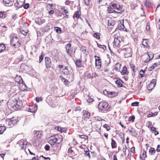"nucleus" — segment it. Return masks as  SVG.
Segmentation results:
<instances>
[{
	"instance_id": "obj_1",
	"label": "nucleus",
	"mask_w": 160,
	"mask_h": 160,
	"mask_svg": "<svg viewBox=\"0 0 160 160\" xmlns=\"http://www.w3.org/2000/svg\"><path fill=\"white\" fill-rule=\"evenodd\" d=\"M7 105L8 109L10 110L13 111L20 109L22 106V104L20 100L17 101L15 99L8 102Z\"/></svg>"
},
{
	"instance_id": "obj_2",
	"label": "nucleus",
	"mask_w": 160,
	"mask_h": 160,
	"mask_svg": "<svg viewBox=\"0 0 160 160\" xmlns=\"http://www.w3.org/2000/svg\"><path fill=\"white\" fill-rule=\"evenodd\" d=\"M10 42L11 45L16 48L19 47L21 44L19 39L17 36L13 37L11 40Z\"/></svg>"
},
{
	"instance_id": "obj_3",
	"label": "nucleus",
	"mask_w": 160,
	"mask_h": 160,
	"mask_svg": "<svg viewBox=\"0 0 160 160\" xmlns=\"http://www.w3.org/2000/svg\"><path fill=\"white\" fill-rule=\"evenodd\" d=\"M98 108L101 111H107L109 109L108 103L107 102H100L98 105Z\"/></svg>"
},
{
	"instance_id": "obj_4",
	"label": "nucleus",
	"mask_w": 160,
	"mask_h": 160,
	"mask_svg": "<svg viewBox=\"0 0 160 160\" xmlns=\"http://www.w3.org/2000/svg\"><path fill=\"white\" fill-rule=\"evenodd\" d=\"M65 49L67 54L69 56H71L73 50L71 48V44L70 43H69L65 45Z\"/></svg>"
},
{
	"instance_id": "obj_5",
	"label": "nucleus",
	"mask_w": 160,
	"mask_h": 160,
	"mask_svg": "<svg viewBox=\"0 0 160 160\" xmlns=\"http://www.w3.org/2000/svg\"><path fill=\"white\" fill-rule=\"evenodd\" d=\"M95 65L97 68L99 69L100 68L101 65V60L100 57L97 56H95Z\"/></svg>"
},
{
	"instance_id": "obj_6",
	"label": "nucleus",
	"mask_w": 160,
	"mask_h": 160,
	"mask_svg": "<svg viewBox=\"0 0 160 160\" xmlns=\"http://www.w3.org/2000/svg\"><path fill=\"white\" fill-rule=\"evenodd\" d=\"M45 65L47 68H50L52 65V62L50 58L48 57H46L45 58Z\"/></svg>"
},
{
	"instance_id": "obj_7",
	"label": "nucleus",
	"mask_w": 160,
	"mask_h": 160,
	"mask_svg": "<svg viewBox=\"0 0 160 160\" xmlns=\"http://www.w3.org/2000/svg\"><path fill=\"white\" fill-rule=\"evenodd\" d=\"M25 2V0H17V2L14 4L17 9L21 7Z\"/></svg>"
},
{
	"instance_id": "obj_8",
	"label": "nucleus",
	"mask_w": 160,
	"mask_h": 160,
	"mask_svg": "<svg viewBox=\"0 0 160 160\" xmlns=\"http://www.w3.org/2000/svg\"><path fill=\"white\" fill-rule=\"evenodd\" d=\"M120 38L115 37L114 41L113 46L115 48L118 47L120 45Z\"/></svg>"
},
{
	"instance_id": "obj_9",
	"label": "nucleus",
	"mask_w": 160,
	"mask_h": 160,
	"mask_svg": "<svg viewBox=\"0 0 160 160\" xmlns=\"http://www.w3.org/2000/svg\"><path fill=\"white\" fill-rule=\"evenodd\" d=\"M103 93L105 94L108 95V96L110 97H114L116 96L117 95V94L113 92H108L106 90H104L103 91Z\"/></svg>"
},
{
	"instance_id": "obj_10",
	"label": "nucleus",
	"mask_w": 160,
	"mask_h": 160,
	"mask_svg": "<svg viewBox=\"0 0 160 160\" xmlns=\"http://www.w3.org/2000/svg\"><path fill=\"white\" fill-rule=\"evenodd\" d=\"M19 84V87L20 90L22 91H24L27 89V87L23 82L20 83Z\"/></svg>"
},
{
	"instance_id": "obj_11",
	"label": "nucleus",
	"mask_w": 160,
	"mask_h": 160,
	"mask_svg": "<svg viewBox=\"0 0 160 160\" xmlns=\"http://www.w3.org/2000/svg\"><path fill=\"white\" fill-rule=\"evenodd\" d=\"M45 20L42 18H38L35 20V22L38 25H41L45 22Z\"/></svg>"
},
{
	"instance_id": "obj_12",
	"label": "nucleus",
	"mask_w": 160,
	"mask_h": 160,
	"mask_svg": "<svg viewBox=\"0 0 160 160\" xmlns=\"http://www.w3.org/2000/svg\"><path fill=\"white\" fill-rule=\"evenodd\" d=\"M83 117L84 118H89L90 116V114L87 111H83Z\"/></svg>"
},
{
	"instance_id": "obj_13",
	"label": "nucleus",
	"mask_w": 160,
	"mask_h": 160,
	"mask_svg": "<svg viewBox=\"0 0 160 160\" xmlns=\"http://www.w3.org/2000/svg\"><path fill=\"white\" fill-rule=\"evenodd\" d=\"M58 135H56L54 137H51V138L50 139L51 140V142H52L54 143L58 142Z\"/></svg>"
},
{
	"instance_id": "obj_14",
	"label": "nucleus",
	"mask_w": 160,
	"mask_h": 160,
	"mask_svg": "<svg viewBox=\"0 0 160 160\" xmlns=\"http://www.w3.org/2000/svg\"><path fill=\"white\" fill-rule=\"evenodd\" d=\"M130 134L132 136L135 137L137 135V132L133 128H131V129L128 130Z\"/></svg>"
},
{
	"instance_id": "obj_15",
	"label": "nucleus",
	"mask_w": 160,
	"mask_h": 160,
	"mask_svg": "<svg viewBox=\"0 0 160 160\" xmlns=\"http://www.w3.org/2000/svg\"><path fill=\"white\" fill-rule=\"evenodd\" d=\"M26 110L29 112H33L37 110V107H34V109H33L32 107H30L27 108L26 109Z\"/></svg>"
},
{
	"instance_id": "obj_16",
	"label": "nucleus",
	"mask_w": 160,
	"mask_h": 160,
	"mask_svg": "<svg viewBox=\"0 0 160 160\" xmlns=\"http://www.w3.org/2000/svg\"><path fill=\"white\" fill-rule=\"evenodd\" d=\"M15 80L18 84L20 83L23 82V81L20 76H16L15 78Z\"/></svg>"
},
{
	"instance_id": "obj_17",
	"label": "nucleus",
	"mask_w": 160,
	"mask_h": 160,
	"mask_svg": "<svg viewBox=\"0 0 160 160\" xmlns=\"http://www.w3.org/2000/svg\"><path fill=\"white\" fill-rule=\"evenodd\" d=\"M121 72L122 75L127 74L128 73V72L127 70V68L126 66H124Z\"/></svg>"
},
{
	"instance_id": "obj_18",
	"label": "nucleus",
	"mask_w": 160,
	"mask_h": 160,
	"mask_svg": "<svg viewBox=\"0 0 160 160\" xmlns=\"http://www.w3.org/2000/svg\"><path fill=\"white\" fill-rule=\"evenodd\" d=\"M62 72L65 75H68L69 73L67 67H65L64 69H62Z\"/></svg>"
},
{
	"instance_id": "obj_19",
	"label": "nucleus",
	"mask_w": 160,
	"mask_h": 160,
	"mask_svg": "<svg viewBox=\"0 0 160 160\" xmlns=\"http://www.w3.org/2000/svg\"><path fill=\"white\" fill-rule=\"evenodd\" d=\"M79 12L81 13L80 12V8L79 7L78 8V10L76 12L75 14L73 15V17H75L77 18H78L79 17Z\"/></svg>"
},
{
	"instance_id": "obj_20",
	"label": "nucleus",
	"mask_w": 160,
	"mask_h": 160,
	"mask_svg": "<svg viewBox=\"0 0 160 160\" xmlns=\"http://www.w3.org/2000/svg\"><path fill=\"white\" fill-rule=\"evenodd\" d=\"M81 62V61L80 59H78L76 61L75 64L77 67L78 68H80L81 67L82 64Z\"/></svg>"
},
{
	"instance_id": "obj_21",
	"label": "nucleus",
	"mask_w": 160,
	"mask_h": 160,
	"mask_svg": "<svg viewBox=\"0 0 160 160\" xmlns=\"http://www.w3.org/2000/svg\"><path fill=\"white\" fill-rule=\"evenodd\" d=\"M108 13H117V11H116L115 10H114L113 8H112L111 6H109L108 7Z\"/></svg>"
},
{
	"instance_id": "obj_22",
	"label": "nucleus",
	"mask_w": 160,
	"mask_h": 160,
	"mask_svg": "<svg viewBox=\"0 0 160 160\" xmlns=\"http://www.w3.org/2000/svg\"><path fill=\"white\" fill-rule=\"evenodd\" d=\"M111 146L112 148H116L117 147V145L116 142L114 141L113 138H112L111 141Z\"/></svg>"
},
{
	"instance_id": "obj_23",
	"label": "nucleus",
	"mask_w": 160,
	"mask_h": 160,
	"mask_svg": "<svg viewBox=\"0 0 160 160\" xmlns=\"http://www.w3.org/2000/svg\"><path fill=\"white\" fill-rule=\"evenodd\" d=\"M118 28L120 30H122L125 31L127 30L125 28L123 24H122L121 23L118 25Z\"/></svg>"
},
{
	"instance_id": "obj_24",
	"label": "nucleus",
	"mask_w": 160,
	"mask_h": 160,
	"mask_svg": "<svg viewBox=\"0 0 160 160\" xmlns=\"http://www.w3.org/2000/svg\"><path fill=\"white\" fill-rule=\"evenodd\" d=\"M155 86L152 84L150 83L147 86V89L149 90H152L155 87Z\"/></svg>"
},
{
	"instance_id": "obj_25",
	"label": "nucleus",
	"mask_w": 160,
	"mask_h": 160,
	"mask_svg": "<svg viewBox=\"0 0 160 160\" xmlns=\"http://www.w3.org/2000/svg\"><path fill=\"white\" fill-rule=\"evenodd\" d=\"M12 122V118L6 119V123H8L9 125L11 127L13 126Z\"/></svg>"
},
{
	"instance_id": "obj_26",
	"label": "nucleus",
	"mask_w": 160,
	"mask_h": 160,
	"mask_svg": "<svg viewBox=\"0 0 160 160\" xmlns=\"http://www.w3.org/2000/svg\"><path fill=\"white\" fill-rule=\"evenodd\" d=\"M6 12H0V18H4L6 17Z\"/></svg>"
},
{
	"instance_id": "obj_27",
	"label": "nucleus",
	"mask_w": 160,
	"mask_h": 160,
	"mask_svg": "<svg viewBox=\"0 0 160 160\" xmlns=\"http://www.w3.org/2000/svg\"><path fill=\"white\" fill-rule=\"evenodd\" d=\"M156 151L153 148H151L149 150V152L151 155L153 154Z\"/></svg>"
},
{
	"instance_id": "obj_28",
	"label": "nucleus",
	"mask_w": 160,
	"mask_h": 160,
	"mask_svg": "<svg viewBox=\"0 0 160 160\" xmlns=\"http://www.w3.org/2000/svg\"><path fill=\"white\" fill-rule=\"evenodd\" d=\"M149 58L152 59L154 57V54L152 52H148L147 53Z\"/></svg>"
},
{
	"instance_id": "obj_29",
	"label": "nucleus",
	"mask_w": 160,
	"mask_h": 160,
	"mask_svg": "<svg viewBox=\"0 0 160 160\" xmlns=\"http://www.w3.org/2000/svg\"><path fill=\"white\" fill-rule=\"evenodd\" d=\"M108 22L109 26H113L115 24V22L111 19L108 20Z\"/></svg>"
},
{
	"instance_id": "obj_30",
	"label": "nucleus",
	"mask_w": 160,
	"mask_h": 160,
	"mask_svg": "<svg viewBox=\"0 0 160 160\" xmlns=\"http://www.w3.org/2000/svg\"><path fill=\"white\" fill-rule=\"evenodd\" d=\"M157 63L156 62H155L153 64V65L150 67V68H148V71H152L153 70L155 67L157 65Z\"/></svg>"
},
{
	"instance_id": "obj_31",
	"label": "nucleus",
	"mask_w": 160,
	"mask_h": 160,
	"mask_svg": "<svg viewBox=\"0 0 160 160\" xmlns=\"http://www.w3.org/2000/svg\"><path fill=\"white\" fill-rule=\"evenodd\" d=\"M6 48V47L4 44H0V52L3 51Z\"/></svg>"
},
{
	"instance_id": "obj_32",
	"label": "nucleus",
	"mask_w": 160,
	"mask_h": 160,
	"mask_svg": "<svg viewBox=\"0 0 160 160\" xmlns=\"http://www.w3.org/2000/svg\"><path fill=\"white\" fill-rule=\"evenodd\" d=\"M0 134H2L6 130V128L4 126H1L0 127Z\"/></svg>"
},
{
	"instance_id": "obj_33",
	"label": "nucleus",
	"mask_w": 160,
	"mask_h": 160,
	"mask_svg": "<svg viewBox=\"0 0 160 160\" xmlns=\"http://www.w3.org/2000/svg\"><path fill=\"white\" fill-rule=\"evenodd\" d=\"M98 47L100 48H102L104 50H105L106 49V46L104 45H101L100 44L98 43L97 42Z\"/></svg>"
},
{
	"instance_id": "obj_34",
	"label": "nucleus",
	"mask_w": 160,
	"mask_h": 160,
	"mask_svg": "<svg viewBox=\"0 0 160 160\" xmlns=\"http://www.w3.org/2000/svg\"><path fill=\"white\" fill-rule=\"evenodd\" d=\"M122 82L121 80H117L116 81V83L117 84L118 86L119 87H121L122 86V84L121 82Z\"/></svg>"
},
{
	"instance_id": "obj_35",
	"label": "nucleus",
	"mask_w": 160,
	"mask_h": 160,
	"mask_svg": "<svg viewBox=\"0 0 160 160\" xmlns=\"http://www.w3.org/2000/svg\"><path fill=\"white\" fill-rule=\"evenodd\" d=\"M55 31L56 32L58 33H60L61 32V30L60 28L58 27H56L55 28Z\"/></svg>"
},
{
	"instance_id": "obj_36",
	"label": "nucleus",
	"mask_w": 160,
	"mask_h": 160,
	"mask_svg": "<svg viewBox=\"0 0 160 160\" xmlns=\"http://www.w3.org/2000/svg\"><path fill=\"white\" fill-rule=\"evenodd\" d=\"M100 33H95L93 35V36L94 37H96L97 39H99Z\"/></svg>"
},
{
	"instance_id": "obj_37",
	"label": "nucleus",
	"mask_w": 160,
	"mask_h": 160,
	"mask_svg": "<svg viewBox=\"0 0 160 160\" xmlns=\"http://www.w3.org/2000/svg\"><path fill=\"white\" fill-rule=\"evenodd\" d=\"M12 122L13 125L16 124L17 122V120L16 119H14V118H12Z\"/></svg>"
},
{
	"instance_id": "obj_38",
	"label": "nucleus",
	"mask_w": 160,
	"mask_h": 160,
	"mask_svg": "<svg viewBox=\"0 0 160 160\" xmlns=\"http://www.w3.org/2000/svg\"><path fill=\"white\" fill-rule=\"evenodd\" d=\"M58 143H59L62 140L63 138L62 136L61 135H58Z\"/></svg>"
},
{
	"instance_id": "obj_39",
	"label": "nucleus",
	"mask_w": 160,
	"mask_h": 160,
	"mask_svg": "<svg viewBox=\"0 0 160 160\" xmlns=\"http://www.w3.org/2000/svg\"><path fill=\"white\" fill-rule=\"evenodd\" d=\"M158 113L156 112H155L154 113H149L148 115V117H152L154 116H156L157 114Z\"/></svg>"
},
{
	"instance_id": "obj_40",
	"label": "nucleus",
	"mask_w": 160,
	"mask_h": 160,
	"mask_svg": "<svg viewBox=\"0 0 160 160\" xmlns=\"http://www.w3.org/2000/svg\"><path fill=\"white\" fill-rule=\"evenodd\" d=\"M130 67L132 68L133 71L134 72H135L137 71V68H136L135 66L133 65H131Z\"/></svg>"
},
{
	"instance_id": "obj_41",
	"label": "nucleus",
	"mask_w": 160,
	"mask_h": 160,
	"mask_svg": "<svg viewBox=\"0 0 160 160\" xmlns=\"http://www.w3.org/2000/svg\"><path fill=\"white\" fill-rule=\"evenodd\" d=\"M157 80L155 79H152L150 82V83L154 85L155 86Z\"/></svg>"
},
{
	"instance_id": "obj_42",
	"label": "nucleus",
	"mask_w": 160,
	"mask_h": 160,
	"mask_svg": "<svg viewBox=\"0 0 160 160\" xmlns=\"http://www.w3.org/2000/svg\"><path fill=\"white\" fill-rule=\"evenodd\" d=\"M104 128L106 129L107 131H108L110 129V127L107 124H105L103 126Z\"/></svg>"
},
{
	"instance_id": "obj_43",
	"label": "nucleus",
	"mask_w": 160,
	"mask_h": 160,
	"mask_svg": "<svg viewBox=\"0 0 160 160\" xmlns=\"http://www.w3.org/2000/svg\"><path fill=\"white\" fill-rule=\"evenodd\" d=\"M118 7H119V8L120 9H119V11H120V12H118V11H117V13H120L121 14L122 12H123L124 11V10L122 9V8H121L120 6H118Z\"/></svg>"
},
{
	"instance_id": "obj_44",
	"label": "nucleus",
	"mask_w": 160,
	"mask_h": 160,
	"mask_svg": "<svg viewBox=\"0 0 160 160\" xmlns=\"http://www.w3.org/2000/svg\"><path fill=\"white\" fill-rule=\"evenodd\" d=\"M139 102H132L131 104L132 106H137L138 105Z\"/></svg>"
},
{
	"instance_id": "obj_45",
	"label": "nucleus",
	"mask_w": 160,
	"mask_h": 160,
	"mask_svg": "<svg viewBox=\"0 0 160 160\" xmlns=\"http://www.w3.org/2000/svg\"><path fill=\"white\" fill-rule=\"evenodd\" d=\"M118 4L116 3L112 4L110 6L112 7V8H113L114 10L117 8Z\"/></svg>"
},
{
	"instance_id": "obj_46",
	"label": "nucleus",
	"mask_w": 160,
	"mask_h": 160,
	"mask_svg": "<svg viewBox=\"0 0 160 160\" xmlns=\"http://www.w3.org/2000/svg\"><path fill=\"white\" fill-rule=\"evenodd\" d=\"M135 116L134 115H132L129 118V121H132V122H133L135 119Z\"/></svg>"
},
{
	"instance_id": "obj_47",
	"label": "nucleus",
	"mask_w": 160,
	"mask_h": 160,
	"mask_svg": "<svg viewBox=\"0 0 160 160\" xmlns=\"http://www.w3.org/2000/svg\"><path fill=\"white\" fill-rule=\"evenodd\" d=\"M79 136L81 138H83L85 139H88V136L86 135H79Z\"/></svg>"
},
{
	"instance_id": "obj_48",
	"label": "nucleus",
	"mask_w": 160,
	"mask_h": 160,
	"mask_svg": "<svg viewBox=\"0 0 160 160\" xmlns=\"http://www.w3.org/2000/svg\"><path fill=\"white\" fill-rule=\"evenodd\" d=\"M3 2L7 4H9L11 2V0H3Z\"/></svg>"
},
{
	"instance_id": "obj_49",
	"label": "nucleus",
	"mask_w": 160,
	"mask_h": 160,
	"mask_svg": "<svg viewBox=\"0 0 160 160\" xmlns=\"http://www.w3.org/2000/svg\"><path fill=\"white\" fill-rule=\"evenodd\" d=\"M92 74L89 73L85 77H87V78H92Z\"/></svg>"
},
{
	"instance_id": "obj_50",
	"label": "nucleus",
	"mask_w": 160,
	"mask_h": 160,
	"mask_svg": "<svg viewBox=\"0 0 160 160\" xmlns=\"http://www.w3.org/2000/svg\"><path fill=\"white\" fill-rule=\"evenodd\" d=\"M29 3H27L24 5L23 6V8H24L27 9H28L29 8Z\"/></svg>"
},
{
	"instance_id": "obj_51",
	"label": "nucleus",
	"mask_w": 160,
	"mask_h": 160,
	"mask_svg": "<svg viewBox=\"0 0 160 160\" xmlns=\"http://www.w3.org/2000/svg\"><path fill=\"white\" fill-rule=\"evenodd\" d=\"M43 56L42 55H41L39 57V61L40 63L43 60Z\"/></svg>"
},
{
	"instance_id": "obj_52",
	"label": "nucleus",
	"mask_w": 160,
	"mask_h": 160,
	"mask_svg": "<svg viewBox=\"0 0 160 160\" xmlns=\"http://www.w3.org/2000/svg\"><path fill=\"white\" fill-rule=\"evenodd\" d=\"M90 0H84L85 4L87 6H88L89 5V1Z\"/></svg>"
},
{
	"instance_id": "obj_53",
	"label": "nucleus",
	"mask_w": 160,
	"mask_h": 160,
	"mask_svg": "<svg viewBox=\"0 0 160 160\" xmlns=\"http://www.w3.org/2000/svg\"><path fill=\"white\" fill-rule=\"evenodd\" d=\"M150 129L152 131V133H154L155 131H156V128L155 127H150Z\"/></svg>"
},
{
	"instance_id": "obj_54",
	"label": "nucleus",
	"mask_w": 160,
	"mask_h": 160,
	"mask_svg": "<svg viewBox=\"0 0 160 160\" xmlns=\"http://www.w3.org/2000/svg\"><path fill=\"white\" fill-rule=\"evenodd\" d=\"M50 146L48 145H46L45 147V149L46 151H49V150Z\"/></svg>"
},
{
	"instance_id": "obj_55",
	"label": "nucleus",
	"mask_w": 160,
	"mask_h": 160,
	"mask_svg": "<svg viewBox=\"0 0 160 160\" xmlns=\"http://www.w3.org/2000/svg\"><path fill=\"white\" fill-rule=\"evenodd\" d=\"M96 119L98 121L104 120L102 119L101 118L99 117H95Z\"/></svg>"
},
{
	"instance_id": "obj_56",
	"label": "nucleus",
	"mask_w": 160,
	"mask_h": 160,
	"mask_svg": "<svg viewBox=\"0 0 160 160\" xmlns=\"http://www.w3.org/2000/svg\"><path fill=\"white\" fill-rule=\"evenodd\" d=\"M146 152H147L146 151H145L144 150V149L143 150V155L144 156V158H147V156L146 155Z\"/></svg>"
},
{
	"instance_id": "obj_57",
	"label": "nucleus",
	"mask_w": 160,
	"mask_h": 160,
	"mask_svg": "<svg viewBox=\"0 0 160 160\" xmlns=\"http://www.w3.org/2000/svg\"><path fill=\"white\" fill-rule=\"evenodd\" d=\"M86 47H85L84 46L82 47L81 48V50L82 51H84L85 52H86Z\"/></svg>"
},
{
	"instance_id": "obj_58",
	"label": "nucleus",
	"mask_w": 160,
	"mask_h": 160,
	"mask_svg": "<svg viewBox=\"0 0 160 160\" xmlns=\"http://www.w3.org/2000/svg\"><path fill=\"white\" fill-rule=\"evenodd\" d=\"M42 98H39L38 97H37L36 98V100L37 102H39L40 100L41 101H42Z\"/></svg>"
},
{
	"instance_id": "obj_59",
	"label": "nucleus",
	"mask_w": 160,
	"mask_h": 160,
	"mask_svg": "<svg viewBox=\"0 0 160 160\" xmlns=\"http://www.w3.org/2000/svg\"><path fill=\"white\" fill-rule=\"evenodd\" d=\"M151 4V3L148 1H146L145 3V5L146 6H149Z\"/></svg>"
},
{
	"instance_id": "obj_60",
	"label": "nucleus",
	"mask_w": 160,
	"mask_h": 160,
	"mask_svg": "<svg viewBox=\"0 0 160 160\" xmlns=\"http://www.w3.org/2000/svg\"><path fill=\"white\" fill-rule=\"evenodd\" d=\"M92 78H95L98 76V75L96 72H94L92 75Z\"/></svg>"
},
{
	"instance_id": "obj_61",
	"label": "nucleus",
	"mask_w": 160,
	"mask_h": 160,
	"mask_svg": "<svg viewBox=\"0 0 160 160\" xmlns=\"http://www.w3.org/2000/svg\"><path fill=\"white\" fill-rule=\"evenodd\" d=\"M131 152H132L133 153H135V148L134 147H133L132 148H131Z\"/></svg>"
},
{
	"instance_id": "obj_62",
	"label": "nucleus",
	"mask_w": 160,
	"mask_h": 160,
	"mask_svg": "<svg viewBox=\"0 0 160 160\" xmlns=\"http://www.w3.org/2000/svg\"><path fill=\"white\" fill-rule=\"evenodd\" d=\"M93 101H94V100L93 99H92V98H89V99L87 100V102L88 103H90V102H93Z\"/></svg>"
},
{
	"instance_id": "obj_63",
	"label": "nucleus",
	"mask_w": 160,
	"mask_h": 160,
	"mask_svg": "<svg viewBox=\"0 0 160 160\" xmlns=\"http://www.w3.org/2000/svg\"><path fill=\"white\" fill-rule=\"evenodd\" d=\"M127 149V147L126 145H124L123 146V152L124 153L126 152V150Z\"/></svg>"
},
{
	"instance_id": "obj_64",
	"label": "nucleus",
	"mask_w": 160,
	"mask_h": 160,
	"mask_svg": "<svg viewBox=\"0 0 160 160\" xmlns=\"http://www.w3.org/2000/svg\"><path fill=\"white\" fill-rule=\"evenodd\" d=\"M157 151L158 152H159L160 151V145H158L157 146Z\"/></svg>"
}]
</instances>
